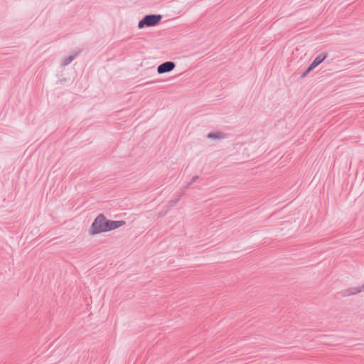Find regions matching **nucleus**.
Wrapping results in <instances>:
<instances>
[{
  "instance_id": "nucleus-1",
  "label": "nucleus",
  "mask_w": 364,
  "mask_h": 364,
  "mask_svg": "<svg viewBox=\"0 0 364 364\" xmlns=\"http://www.w3.org/2000/svg\"><path fill=\"white\" fill-rule=\"evenodd\" d=\"M125 222L123 220L113 221L107 220L103 215H99L92 224L90 233L96 235L108 232L123 226Z\"/></svg>"
},
{
  "instance_id": "nucleus-2",
  "label": "nucleus",
  "mask_w": 364,
  "mask_h": 364,
  "mask_svg": "<svg viewBox=\"0 0 364 364\" xmlns=\"http://www.w3.org/2000/svg\"><path fill=\"white\" fill-rule=\"evenodd\" d=\"M161 20V15H148L146 16L139 23V28H142L146 26H154L158 24Z\"/></svg>"
},
{
  "instance_id": "nucleus-3",
  "label": "nucleus",
  "mask_w": 364,
  "mask_h": 364,
  "mask_svg": "<svg viewBox=\"0 0 364 364\" xmlns=\"http://www.w3.org/2000/svg\"><path fill=\"white\" fill-rule=\"evenodd\" d=\"M175 67L176 65L173 62L167 61L158 66L157 72L159 74H164L172 71Z\"/></svg>"
},
{
  "instance_id": "nucleus-4",
  "label": "nucleus",
  "mask_w": 364,
  "mask_h": 364,
  "mask_svg": "<svg viewBox=\"0 0 364 364\" xmlns=\"http://www.w3.org/2000/svg\"><path fill=\"white\" fill-rule=\"evenodd\" d=\"M327 57L326 53H323L319 55H318L314 61L311 63L310 66L309 67L307 72H309L310 70L314 69L316 67H317L320 63H321Z\"/></svg>"
},
{
  "instance_id": "nucleus-5",
  "label": "nucleus",
  "mask_w": 364,
  "mask_h": 364,
  "mask_svg": "<svg viewBox=\"0 0 364 364\" xmlns=\"http://www.w3.org/2000/svg\"><path fill=\"white\" fill-rule=\"evenodd\" d=\"M364 290V287H355L351 289L346 290L345 295L346 296H350L352 294H355L359 292H361Z\"/></svg>"
},
{
  "instance_id": "nucleus-6",
  "label": "nucleus",
  "mask_w": 364,
  "mask_h": 364,
  "mask_svg": "<svg viewBox=\"0 0 364 364\" xmlns=\"http://www.w3.org/2000/svg\"><path fill=\"white\" fill-rule=\"evenodd\" d=\"M222 134L221 133H216V134H210L208 135V138L210 139H216V138H220L222 137Z\"/></svg>"
}]
</instances>
